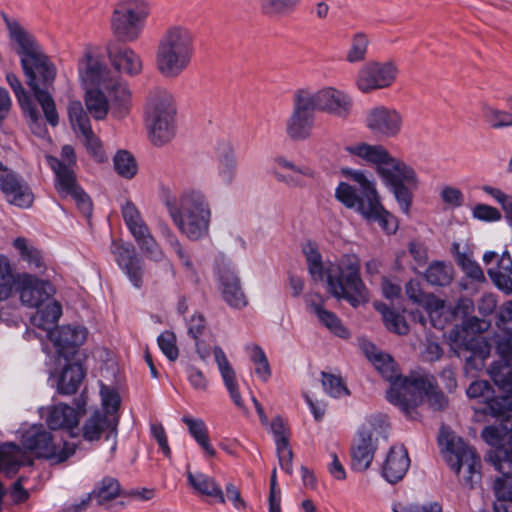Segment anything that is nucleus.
Here are the masks:
<instances>
[{"instance_id": "obj_4", "label": "nucleus", "mask_w": 512, "mask_h": 512, "mask_svg": "<svg viewBox=\"0 0 512 512\" xmlns=\"http://www.w3.org/2000/svg\"><path fill=\"white\" fill-rule=\"evenodd\" d=\"M355 156L376 168L383 184L394 195L400 210L408 215L413 203L414 192L419 187V178L410 165L392 156L380 144L355 143L345 148Z\"/></svg>"}, {"instance_id": "obj_36", "label": "nucleus", "mask_w": 512, "mask_h": 512, "mask_svg": "<svg viewBox=\"0 0 512 512\" xmlns=\"http://www.w3.org/2000/svg\"><path fill=\"white\" fill-rule=\"evenodd\" d=\"M182 422L186 424L190 435L204 452L210 457H214L216 451L209 440V431L205 422L202 419L192 418L187 415L182 417Z\"/></svg>"}, {"instance_id": "obj_11", "label": "nucleus", "mask_w": 512, "mask_h": 512, "mask_svg": "<svg viewBox=\"0 0 512 512\" xmlns=\"http://www.w3.org/2000/svg\"><path fill=\"white\" fill-rule=\"evenodd\" d=\"M21 443L25 449L38 458H45L52 463H62L71 457L76 446L66 441L55 443L52 434L43 425H33L23 434Z\"/></svg>"}, {"instance_id": "obj_54", "label": "nucleus", "mask_w": 512, "mask_h": 512, "mask_svg": "<svg viewBox=\"0 0 512 512\" xmlns=\"http://www.w3.org/2000/svg\"><path fill=\"white\" fill-rule=\"evenodd\" d=\"M500 333L495 335V347L501 361H512V328L499 329Z\"/></svg>"}, {"instance_id": "obj_31", "label": "nucleus", "mask_w": 512, "mask_h": 512, "mask_svg": "<svg viewBox=\"0 0 512 512\" xmlns=\"http://www.w3.org/2000/svg\"><path fill=\"white\" fill-rule=\"evenodd\" d=\"M213 352L219 372L232 401L237 407L243 408V410H245V406L238 389L235 371L230 365L225 352L219 346H215Z\"/></svg>"}, {"instance_id": "obj_25", "label": "nucleus", "mask_w": 512, "mask_h": 512, "mask_svg": "<svg viewBox=\"0 0 512 512\" xmlns=\"http://www.w3.org/2000/svg\"><path fill=\"white\" fill-rule=\"evenodd\" d=\"M220 289L224 301L234 309H242L248 305V298L242 290L239 277L230 268L220 272Z\"/></svg>"}, {"instance_id": "obj_34", "label": "nucleus", "mask_w": 512, "mask_h": 512, "mask_svg": "<svg viewBox=\"0 0 512 512\" xmlns=\"http://www.w3.org/2000/svg\"><path fill=\"white\" fill-rule=\"evenodd\" d=\"M306 304L317 316L319 322L325 326L331 333L340 337L348 338L349 332L342 324L337 315L323 306L322 303H316L310 298H306Z\"/></svg>"}, {"instance_id": "obj_63", "label": "nucleus", "mask_w": 512, "mask_h": 512, "mask_svg": "<svg viewBox=\"0 0 512 512\" xmlns=\"http://www.w3.org/2000/svg\"><path fill=\"white\" fill-rule=\"evenodd\" d=\"M472 217L483 222H497L501 220L502 214L493 206L479 203L472 208Z\"/></svg>"}, {"instance_id": "obj_28", "label": "nucleus", "mask_w": 512, "mask_h": 512, "mask_svg": "<svg viewBox=\"0 0 512 512\" xmlns=\"http://www.w3.org/2000/svg\"><path fill=\"white\" fill-rule=\"evenodd\" d=\"M84 376L85 371L82 365L68 363L59 372H52L50 380L53 381L59 394L72 395L78 390Z\"/></svg>"}, {"instance_id": "obj_47", "label": "nucleus", "mask_w": 512, "mask_h": 512, "mask_svg": "<svg viewBox=\"0 0 512 512\" xmlns=\"http://www.w3.org/2000/svg\"><path fill=\"white\" fill-rule=\"evenodd\" d=\"M93 495L97 504L102 505L113 500L117 496L126 495L121 491L120 484L113 477H104L93 490Z\"/></svg>"}, {"instance_id": "obj_1", "label": "nucleus", "mask_w": 512, "mask_h": 512, "mask_svg": "<svg viewBox=\"0 0 512 512\" xmlns=\"http://www.w3.org/2000/svg\"><path fill=\"white\" fill-rule=\"evenodd\" d=\"M361 348L375 369L390 382L387 400L398 406L406 416L415 418L413 413L416 407L423 402L424 397L435 410H442L447 406V398L437 390L434 376L427 373H416L409 377H401L397 364L390 355L380 351L368 341H363Z\"/></svg>"}, {"instance_id": "obj_10", "label": "nucleus", "mask_w": 512, "mask_h": 512, "mask_svg": "<svg viewBox=\"0 0 512 512\" xmlns=\"http://www.w3.org/2000/svg\"><path fill=\"white\" fill-rule=\"evenodd\" d=\"M150 14L147 0H118L113 7L110 26L113 35L123 42L136 41Z\"/></svg>"}, {"instance_id": "obj_46", "label": "nucleus", "mask_w": 512, "mask_h": 512, "mask_svg": "<svg viewBox=\"0 0 512 512\" xmlns=\"http://www.w3.org/2000/svg\"><path fill=\"white\" fill-rule=\"evenodd\" d=\"M116 173L127 180L133 179L138 173V163L135 157L127 150H119L113 157Z\"/></svg>"}, {"instance_id": "obj_59", "label": "nucleus", "mask_w": 512, "mask_h": 512, "mask_svg": "<svg viewBox=\"0 0 512 512\" xmlns=\"http://www.w3.org/2000/svg\"><path fill=\"white\" fill-rule=\"evenodd\" d=\"M163 236L167 243L172 247L174 252L177 254L179 260L181 263L188 269H193L192 261L190 260L189 255L185 252L183 249L178 237L173 233V231L168 227L165 226V228L162 230Z\"/></svg>"}, {"instance_id": "obj_22", "label": "nucleus", "mask_w": 512, "mask_h": 512, "mask_svg": "<svg viewBox=\"0 0 512 512\" xmlns=\"http://www.w3.org/2000/svg\"><path fill=\"white\" fill-rule=\"evenodd\" d=\"M44 418L51 430H66L72 437L77 435L79 415L73 407L62 403L50 406Z\"/></svg>"}, {"instance_id": "obj_13", "label": "nucleus", "mask_w": 512, "mask_h": 512, "mask_svg": "<svg viewBox=\"0 0 512 512\" xmlns=\"http://www.w3.org/2000/svg\"><path fill=\"white\" fill-rule=\"evenodd\" d=\"M398 68L392 61H369L357 74L356 85L363 93L390 87L396 80Z\"/></svg>"}, {"instance_id": "obj_49", "label": "nucleus", "mask_w": 512, "mask_h": 512, "mask_svg": "<svg viewBox=\"0 0 512 512\" xmlns=\"http://www.w3.org/2000/svg\"><path fill=\"white\" fill-rule=\"evenodd\" d=\"M302 0H261L260 8L269 17H282L292 13Z\"/></svg>"}, {"instance_id": "obj_3", "label": "nucleus", "mask_w": 512, "mask_h": 512, "mask_svg": "<svg viewBox=\"0 0 512 512\" xmlns=\"http://www.w3.org/2000/svg\"><path fill=\"white\" fill-rule=\"evenodd\" d=\"M9 37L17 44L16 52L21 58V65L28 78V84L34 92L35 99L40 104L47 122L56 126L59 118L55 102L47 90L41 89L37 84V75L44 86L53 83L56 77V67L43 53L35 38L26 31L17 21L5 18Z\"/></svg>"}, {"instance_id": "obj_53", "label": "nucleus", "mask_w": 512, "mask_h": 512, "mask_svg": "<svg viewBox=\"0 0 512 512\" xmlns=\"http://www.w3.org/2000/svg\"><path fill=\"white\" fill-rule=\"evenodd\" d=\"M512 431V416L502 419L500 426H487L482 431V438L491 446L499 447L506 433Z\"/></svg>"}, {"instance_id": "obj_21", "label": "nucleus", "mask_w": 512, "mask_h": 512, "mask_svg": "<svg viewBox=\"0 0 512 512\" xmlns=\"http://www.w3.org/2000/svg\"><path fill=\"white\" fill-rule=\"evenodd\" d=\"M107 54L111 64L119 73L130 76L141 73L143 68L142 59L132 48L109 43Z\"/></svg>"}, {"instance_id": "obj_14", "label": "nucleus", "mask_w": 512, "mask_h": 512, "mask_svg": "<svg viewBox=\"0 0 512 512\" xmlns=\"http://www.w3.org/2000/svg\"><path fill=\"white\" fill-rule=\"evenodd\" d=\"M364 123L366 128L376 137L394 138L403 127V117L399 111L384 105L367 110Z\"/></svg>"}, {"instance_id": "obj_8", "label": "nucleus", "mask_w": 512, "mask_h": 512, "mask_svg": "<svg viewBox=\"0 0 512 512\" xmlns=\"http://www.w3.org/2000/svg\"><path fill=\"white\" fill-rule=\"evenodd\" d=\"M175 116L172 94L162 88L153 89L147 97L145 119L151 141L155 145H164L175 136Z\"/></svg>"}, {"instance_id": "obj_5", "label": "nucleus", "mask_w": 512, "mask_h": 512, "mask_svg": "<svg viewBox=\"0 0 512 512\" xmlns=\"http://www.w3.org/2000/svg\"><path fill=\"white\" fill-rule=\"evenodd\" d=\"M347 175L359 185V191L346 182H340L335 189L336 199L348 209H354L368 222H377L387 234L398 229L396 218L387 211L376 188V183L360 170H350Z\"/></svg>"}, {"instance_id": "obj_45", "label": "nucleus", "mask_w": 512, "mask_h": 512, "mask_svg": "<svg viewBox=\"0 0 512 512\" xmlns=\"http://www.w3.org/2000/svg\"><path fill=\"white\" fill-rule=\"evenodd\" d=\"M68 115L71 126L76 134L83 136L93 131L90 119L80 101H71L69 103Z\"/></svg>"}, {"instance_id": "obj_37", "label": "nucleus", "mask_w": 512, "mask_h": 512, "mask_svg": "<svg viewBox=\"0 0 512 512\" xmlns=\"http://www.w3.org/2000/svg\"><path fill=\"white\" fill-rule=\"evenodd\" d=\"M103 88H89L85 94V105L96 120H103L110 109L109 100Z\"/></svg>"}, {"instance_id": "obj_33", "label": "nucleus", "mask_w": 512, "mask_h": 512, "mask_svg": "<svg viewBox=\"0 0 512 512\" xmlns=\"http://www.w3.org/2000/svg\"><path fill=\"white\" fill-rule=\"evenodd\" d=\"M187 481L198 494L213 498L219 503H225L221 486L212 477L201 472L192 473L188 471Z\"/></svg>"}, {"instance_id": "obj_24", "label": "nucleus", "mask_w": 512, "mask_h": 512, "mask_svg": "<svg viewBox=\"0 0 512 512\" xmlns=\"http://www.w3.org/2000/svg\"><path fill=\"white\" fill-rule=\"evenodd\" d=\"M410 467L408 452L402 445L392 446L382 465V475L389 483L403 479Z\"/></svg>"}, {"instance_id": "obj_52", "label": "nucleus", "mask_w": 512, "mask_h": 512, "mask_svg": "<svg viewBox=\"0 0 512 512\" xmlns=\"http://www.w3.org/2000/svg\"><path fill=\"white\" fill-rule=\"evenodd\" d=\"M17 290V277L14 276L6 257H0V300L9 298L12 290Z\"/></svg>"}, {"instance_id": "obj_15", "label": "nucleus", "mask_w": 512, "mask_h": 512, "mask_svg": "<svg viewBox=\"0 0 512 512\" xmlns=\"http://www.w3.org/2000/svg\"><path fill=\"white\" fill-rule=\"evenodd\" d=\"M302 94L312 102L311 107L314 111H324L340 117L348 115L352 101L343 91L333 87L323 88L316 93L306 89H300Z\"/></svg>"}, {"instance_id": "obj_17", "label": "nucleus", "mask_w": 512, "mask_h": 512, "mask_svg": "<svg viewBox=\"0 0 512 512\" xmlns=\"http://www.w3.org/2000/svg\"><path fill=\"white\" fill-rule=\"evenodd\" d=\"M111 252L132 285L140 288L143 283L144 266L142 259L137 256L135 248L129 243L114 240L111 244Z\"/></svg>"}, {"instance_id": "obj_20", "label": "nucleus", "mask_w": 512, "mask_h": 512, "mask_svg": "<svg viewBox=\"0 0 512 512\" xmlns=\"http://www.w3.org/2000/svg\"><path fill=\"white\" fill-rule=\"evenodd\" d=\"M118 416L105 414L99 410L92 413L84 422L81 432L86 441H98L102 435L108 440L113 437L112 449L116 448L115 438L117 436Z\"/></svg>"}, {"instance_id": "obj_32", "label": "nucleus", "mask_w": 512, "mask_h": 512, "mask_svg": "<svg viewBox=\"0 0 512 512\" xmlns=\"http://www.w3.org/2000/svg\"><path fill=\"white\" fill-rule=\"evenodd\" d=\"M37 311L32 316V324L46 332V337L54 329V325L58 322L62 315L61 305L54 300H48L43 305L36 307Z\"/></svg>"}, {"instance_id": "obj_6", "label": "nucleus", "mask_w": 512, "mask_h": 512, "mask_svg": "<svg viewBox=\"0 0 512 512\" xmlns=\"http://www.w3.org/2000/svg\"><path fill=\"white\" fill-rule=\"evenodd\" d=\"M195 37L184 25H171L160 36L155 51V66L161 76L176 79L191 65Z\"/></svg>"}, {"instance_id": "obj_29", "label": "nucleus", "mask_w": 512, "mask_h": 512, "mask_svg": "<svg viewBox=\"0 0 512 512\" xmlns=\"http://www.w3.org/2000/svg\"><path fill=\"white\" fill-rule=\"evenodd\" d=\"M275 161L282 169V171H275L276 180L290 188L303 187L306 179L313 177V170L305 165H296L285 157H277Z\"/></svg>"}, {"instance_id": "obj_7", "label": "nucleus", "mask_w": 512, "mask_h": 512, "mask_svg": "<svg viewBox=\"0 0 512 512\" xmlns=\"http://www.w3.org/2000/svg\"><path fill=\"white\" fill-rule=\"evenodd\" d=\"M166 207L174 225L189 240L197 241L208 235L211 208L201 191L185 190L178 198L167 200Z\"/></svg>"}, {"instance_id": "obj_42", "label": "nucleus", "mask_w": 512, "mask_h": 512, "mask_svg": "<svg viewBox=\"0 0 512 512\" xmlns=\"http://www.w3.org/2000/svg\"><path fill=\"white\" fill-rule=\"evenodd\" d=\"M13 245L18 250L21 259L28 263V267L30 269L41 271L45 268L41 252L34 246L30 245L27 239L18 237L14 240Z\"/></svg>"}, {"instance_id": "obj_56", "label": "nucleus", "mask_w": 512, "mask_h": 512, "mask_svg": "<svg viewBox=\"0 0 512 512\" xmlns=\"http://www.w3.org/2000/svg\"><path fill=\"white\" fill-rule=\"evenodd\" d=\"M82 137L84 138V144L88 153L96 162L105 163L108 161V156L103 148L102 142L93 131Z\"/></svg>"}, {"instance_id": "obj_48", "label": "nucleus", "mask_w": 512, "mask_h": 512, "mask_svg": "<svg viewBox=\"0 0 512 512\" xmlns=\"http://www.w3.org/2000/svg\"><path fill=\"white\" fill-rule=\"evenodd\" d=\"M510 361H498L491 365L489 373L494 383L506 393L512 394V365Z\"/></svg>"}, {"instance_id": "obj_44", "label": "nucleus", "mask_w": 512, "mask_h": 512, "mask_svg": "<svg viewBox=\"0 0 512 512\" xmlns=\"http://www.w3.org/2000/svg\"><path fill=\"white\" fill-rule=\"evenodd\" d=\"M55 165L53 169L57 178V190L64 196H69L76 189L80 188L76 184V177L74 172L64 163L54 160Z\"/></svg>"}, {"instance_id": "obj_58", "label": "nucleus", "mask_w": 512, "mask_h": 512, "mask_svg": "<svg viewBox=\"0 0 512 512\" xmlns=\"http://www.w3.org/2000/svg\"><path fill=\"white\" fill-rule=\"evenodd\" d=\"M163 236L167 243L172 247L174 252L177 254L179 260L181 263L188 269H193L192 261L190 260L189 255L185 252L183 249L178 237L173 233V231L168 227L165 226V228L162 230Z\"/></svg>"}, {"instance_id": "obj_35", "label": "nucleus", "mask_w": 512, "mask_h": 512, "mask_svg": "<svg viewBox=\"0 0 512 512\" xmlns=\"http://www.w3.org/2000/svg\"><path fill=\"white\" fill-rule=\"evenodd\" d=\"M488 275L500 290L512 293V258L508 253H503L496 268L488 269Z\"/></svg>"}, {"instance_id": "obj_16", "label": "nucleus", "mask_w": 512, "mask_h": 512, "mask_svg": "<svg viewBox=\"0 0 512 512\" xmlns=\"http://www.w3.org/2000/svg\"><path fill=\"white\" fill-rule=\"evenodd\" d=\"M17 293L21 302L28 307H39L55 293L53 285L46 280L24 273L17 276Z\"/></svg>"}, {"instance_id": "obj_12", "label": "nucleus", "mask_w": 512, "mask_h": 512, "mask_svg": "<svg viewBox=\"0 0 512 512\" xmlns=\"http://www.w3.org/2000/svg\"><path fill=\"white\" fill-rule=\"evenodd\" d=\"M311 101L297 90L293 97V110L285 123L287 136L293 141H304L312 135L315 111Z\"/></svg>"}, {"instance_id": "obj_27", "label": "nucleus", "mask_w": 512, "mask_h": 512, "mask_svg": "<svg viewBox=\"0 0 512 512\" xmlns=\"http://www.w3.org/2000/svg\"><path fill=\"white\" fill-rule=\"evenodd\" d=\"M6 81L13 90L20 107L22 108L24 113L29 117L31 130L35 134L41 135L44 132V127L40 123V113L36 108L32 98L27 94V92L23 88L21 81L13 73L6 74Z\"/></svg>"}, {"instance_id": "obj_2", "label": "nucleus", "mask_w": 512, "mask_h": 512, "mask_svg": "<svg viewBox=\"0 0 512 512\" xmlns=\"http://www.w3.org/2000/svg\"><path fill=\"white\" fill-rule=\"evenodd\" d=\"M307 267L314 281H326L327 291L337 299L347 300L353 307L367 300L360 277V263L355 255H344L339 263L323 262L318 246L307 242L302 247Z\"/></svg>"}, {"instance_id": "obj_64", "label": "nucleus", "mask_w": 512, "mask_h": 512, "mask_svg": "<svg viewBox=\"0 0 512 512\" xmlns=\"http://www.w3.org/2000/svg\"><path fill=\"white\" fill-rule=\"evenodd\" d=\"M100 395L103 408L105 409V411L102 412L109 415H116V412L120 405V397L118 393L114 389L102 385Z\"/></svg>"}, {"instance_id": "obj_41", "label": "nucleus", "mask_w": 512, "mask_h": 512, "mask_svg": "<svg viewBox=\"0 0 512 512\" xmlns=\"http://www.w3.org/2000/svg\"><path fill=\"white\" fill-rule=\"evenodd\" d=\"M245 351L249 356L250 361L255 366V374L263 382H267L271 377L272 371L268 361V358L262 349L257 344H247Z\"/></svg>"}, {"instance_id": "obj_55", "label": "nucleus", "mask_w": 512, "mask_h": 512, "mask_svg": "<svg viewBox=\"0 0 512 512\" xmlns=\"http://www.w3.org/2000/svg\"><path fill=\"white\" fill-rule=\"evenodd\" d=\"M322 385L327 394L339 398L349 395V390L340 377L322 372Z\"/></svg>"}, {"instance_id": "obj_60", "label": "nucleus", "mask_w": 512, "mask_h": 512, "mask_svg": "<svg viewBox=\"0 0 512 512\" xmlns=\"http://www.w3.org/2000/svg\"><path fill=\"white\" fill-rule=\"evenodd\" d=\"M218 174L221 181L227 185L236 178L237 161L233 154H226L219 162Z\"/></svg>"}, {"instance_id": "obj_40", "label": "nucleus", "mask_w": 512, "mask_h": 512, "mask_svg": "<svg viewBox=\"0 0 512 512\" xmlns=\"http://www.w3.org/2000/svg\"><path fill=\"white\" fill-rule=\"evenodd\" d=\"M375 308L381 313L386 328L398 335H405L409 332V326L404 316L392 309L385 303H375Z\"/></svg>"}, {"instance_id": "obj_61", "label": "nucleus", "mask_w": 512, "mask_h": 512, "mask_svg": "<svg viewBox=\"0 0 512 512\" xmlns=\"http://www.w3.org/2000/svg\"><path fill=\"white\" fill-rule=\"evenodd\" d=\"M162 353L170 360L175 361L178 358L179 350L176 345V336L173 332L164 331L157 339Z\"/></svg>"}, {"instance_id": "obj_38", "label": "nucleus", "mask_w": 512, "mask_h": 512, "mask_svg": "<svg viewBox=\"0 0 512 512\" xmlns=\"http://www.w3.org/2000/svg\"><path fill=\"white\" fill-rule=\"evenodd\" d=\"M121 214L126 227L133 236V238L141 235L143 232H147L149 229L148 225L144 221L140 210L130 200H127L121 206Z\"/></svg>"}, {"instance_id": "obj_39", "label": "nucleus", "mask_w": 512, "mask_h": 512, "mask_svg": "<svg viewBox=\"0 0 512 512\" xmlns=\"http://www.w3.org/2000/svg\"><path fill=\"white\" fill-rule=\"evenodd\" d=\"M453 276L454 269L452 264L444 261L430 263L425 272L426 281L435 286L449 285L453 280Z\"/></svg>"}, {"instance_id": "obj_62", "label": "nucleus", "mask_w": 512, "mask_h": 512, "mask_svg": "<svg viewBox=\"0 0 512 512\" xmlns=\"http://www.w3.org/2000/svg\"><path fill=\"white\" fill-rule=\"evenodd\" d=\"M494 494L498 500L497 503L512 500V475L503 473L494 481Z\"/></svg>"}, {"instance_id": "obj_51", "label": "nucleus", "mask_w": 512, "mask_h": 512, "mask_svg": "<svg viewBox=\"0 0 512 512\" xmlns=\"http://www.w3.org/2000/svg\"><path fill=\"white\" fill-rule=\"evenodd\" d=\"M485 407L482 409L483 413L491 415L493 417H502L504 419L506 416H511L508 412L512 411V394L507 393L504 396H494L491 395L486 399Z\"/></svg>"}, {"instance_id": "obj_18", "label": "nucleus", "mask_w": 512, "mask_h": 512, "mask_svg": "<svg viewBox=\"0 0 512 512\" xmlns=\"http://www.w3.org/2000/svg\"><path fill=\"white\" fill-rule=\"evenodd\" d=\"M87 337V330L81 326H61L49 333L47 338L53 342L60 357L68 360Z\"/></svg>"}, {"instance_id": "obj_9", "label": "nucleus", "mask_w": 512, "mask_h": 512, "mask_svg": "<svg viewBox=\"0 0 512 512\" xmlns=\"http://www.w3.org/2000/svg\"><path fill=\"white\" fill-rule=\"evenodd\" d=\"M439 443L445 447V459L459 481L472 488L480 480V457L461 438L445 430L441 431Z\"/></svg>"}, {"instance_id": "obj_30", "label": "nucleus", "mask_w": 512, "mask_h": 512, "mask_svg": "<svg viewBox=\"0 0 512 512\" xmlns=\"http://www.w3.org/2000/svg\"><path fill=\"white\" fill-rule=\"evenodd\" d=\"M104 90L108 93L112 114L116 117L126 115L131 105V92L127 83L114 77Z\"/></svg>"}, {"instance_id": "obj_23", "label": "nucleus", "mask_w": 512, "mask_h": 512, "mask_svg": "<svg viewBox=\"0 0 512 512\" xmlns=\"http://www.w3.org/2000/svg\"><path fill=\"white\" fill-rule=\"evenodd\" d=\"M0 174V189L7 200L18 207H29L33 201L32 193L28 186L13 173L2 171Z\"/></svg>"}, {"instance_id": "obj_57", "label": "nucleus", "mask_w": 512, "mask_h": 512, "mask_svg": "<svg viewBox=\"0 0 512 512\" xmlns=\"http://www.w3.org/2000/svg\"><path fill=\"white\" fill-rule=\"evenodd\" d=\"M490 460L499 472L503 471V463L512 465V434L505 443L495 449L490 455Z\"/></svg>"}, {"instance_id": "obj_50", "label": "nucleus", "mask_w": 512, "mask_h": 512, "mask_svg": "<svg viewBox=\"0 0 512 512\" xmlns=\"http://www.w3.org/2000/svg\"><path fill=\"white\" fill-rule=\"evenodd\" d=\"M134 240L146 258L155 262H160L164 259V252L151 234L150 229L135 237Z\"/></svg>"}, {"instance_id": "obj_19", "label": "nucleus", "mask_w": 512, "mask_h": 512, "mask_svg": "<svg viewBox=\"0 0 512 512\" xmlns=\"http://www.w3.org/2000/svg\"><path fill=\"white\" fill-rule=\"evenodd\" d=\"M79 77L91 88H105L115 77L108 67L90 51H86L78 63Z\"/></svg>"}, {"instance_id": "obj_43", "label": "nucleus", "mask_w": 512, "mask_h": 512, "mask_svg": "<svg viewBox=\"0 0 512 512\" xmlns=\"http://www.w3.org/2000/svg\"><path fill=\"white\" fill-rule=\"evenodd\" d=\"M369 44L370 40L366 33L362 31L354 33L346 52V61L351 64L364 61L367 57Z\"/></svg>"}, {"instance_id": "obj_26", "label": "nucleus", "mask_w": 512, "mask_h": 512, "mask_svg": "<svg viewBox=\"0 0 512 512\" xmlns=\"http://www.w3.org/2000/svg\"><path fill=\"white\" fill-rule=\"evenodd\" d=\"M377 449L376 441L369 431H359L355 444L351 448V467L355 471H366L373 459Z\"/></svg>"}]
</instances>
